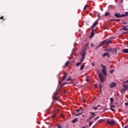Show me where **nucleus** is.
Segmentation results:
<instances>
[{
	"label": "nucleus",
	"instance_id": "1",
	"mask_svg": "<svg viewBox=\"0 0 128 128\" xmlns=\"http://www.w3.org/2000/svg\"><path fill=\"white\" fill-rule=\"evenodd\" d=\"M112 42V40H110L109 39L105 40L102 42H100L98 46L96 48V50H98V48H100L101 46H102L104 44H110Z\"/></svg>",
	"mask_w": 128,
	"mask_h": 128
},
{
	"label": "nucleus",
	"instance_id": "2",
	"mask_svg": "<svg viewBox=\"0 0 128 128\" xmlns=\"http://www.w3.org/2000/svg\"><path fill=\"white\" fill-rule=\"evenodd\" d=\"M114 16L117 18H124L125 16H128V12H126L124 14H120L118 13H116L114 14Z\"/></svg>",
	"mask_w": 128,
	"mask_h": 128
},
{
	"label": "nucleus",
	"instance_id": "3",
	"mask_svg": "<svg viewBox=\"0 0 128 128\" xmlns=\"http://www.w3.org/2000/svg\"><path fill=\"white\" fill-rule=\"evenodd\" d=\"M105 51L108 52H114V54H116V52H118L116 48H112V47H109L106 48Z\"/></svg>",
	"mask_w": 128,
	"mask_h": 128
},
{
	"label": "nucleus",
	"instance_id": "4",
	"mask_svg": "<svg viewBox=\"0 0 128 128\" xmlns=\"http://www.w3.org/2000/svg\"><path fill=\"white\" fill-rule=\"evenodd\" d=\"M101 68H102V72L104 74V76H106V66H104V65H102V64H100Z\"/></svg>",
	"mask_w": 128,
	"mask_h": 128
},
{
	"label": "nucleus",
	"instance_id": "5",
	"mask_svg": "<svg viewBox=\"0 0 128 128\" xmlns=\"http://www.w3.org/2000/svg\"><path fill=\"white\" fill-rule=\"evenodd\" d=\"M98 76L100 78V82H106L104 78V75L102 74V73H99L98 74Z\"/></svg>",
	"mask_w": 128,
	"mask_h": 128
},
{
	"label": "nucleus",
	"instance_id": "6",
	"mask_svg": "<svg viewBox=\"0 0 128 128\" xmlns=\"http://www.w3.org/2000/svg\"><path fill=\"white\" fill-rule=\"evenodd\" d=\"M58 92H60V89L56 90V92L54 93V100H58V98H60V96H58Z\"/></svg>",
	"mask_w": 128,
	"mask_h": 128
},
{
	"label": "nucleus",
	"instance_id": "7",
	"mask_svg": "<svg viewBox=\"0 0 128 128\" xmlns=\"http://www.w3.org/2000/svg\"><path fill=\"white\" fill-rule=\"evenodd\" d=\"M106 122L107 124H110V126H112V124H116V122L112 119H108L106 120Z\"/></svg>",
	"mask_w": 128,
	"mask_h": 128
},
{
	"label": "nucleus",
	"instance_id": "8",
	"mask_svg": "<svg viewBox=\"0 0 128 128\" xmlns=\"http://www.w3.org/2000/svg\"><path fill=\"white\" fill-rule=\"evenodd\" d=\"M82 56L83 58H85L86 54V48H83L82 51Z\"/></svg>",
	"mask_w": 128,
	"mask_h": 128
},
{
	"label": "nucleus",
	"instance_id": "9",
	"mask_svg": "<svg viewBox=\"0 0 128 128\" xmlns=\"http://www.w3.org/2000/svg\"><path fill=\"white\" fill-rule=\"evenodd\" d=\"M116 86V83L112 82L110 84L109 86H110V88H114Z\"/></svg>",
	"mask_w": 128,
	"mask_h": 128
},
{
	"label": "nucleus",
	"instance_id": "10",
	"mask_svg": "<svg viewBox=\"0 0 128 128\" xmlns=\"http://www.w3.org/2000/svg\"><path fill=\"white\" fill-rule=\"evenodd\" d=\"M98 24V20H96L92 25V26L90 27L91 28H94Z\"/></svg>",
	"mask_w": 128,
	"mask_h": 128
},
{
	"label": "nucleus",
	"instance_id": "11",
	"mask_svg": "<svg viewBox=\"0 0 128 128\" xmlns=\"http://www.w3.org/2000/svg\"><path fill=\"white\" fill-rule=\"evenodd\" d=\"M122 87L124 88L125 90H128V84H124L122 85Z\"/></svg>",
	"mask_w": 128,
	"mask_h": 128
},
{
	"label": "nucleus",
	"instance_id": "12",
	"mask_svg": "<svg viewBox=\"0 0 128 128\" xmlns=\"http://www.w3.org/2000/svg\"><path fill=\"white\" fill-rule=\"evenodd\" d=\"M84 114V112H80V113H76L75 112L74 113V116H82V114Z\"/></svg>",
	"mask_w": 128,
	"mask_h": 128
},
{
	"label": "nucleus",
	"instance_id": "13",
	"mask_svg": "<svg viewBox=\"0 0 128 128\" xmlns=\"http://www.w3.org/2000/svg\"><path fill=\"white\" fill-rule=\"evenodd\" d=\"M122 52H124V54H128V49L127 48L124 49L122 50Z\"/></svg>",
	"mask_w": 128,
	"mask_h": 128
},
{
	"label": "nucleus",
	"instance_id": "14",
	"mask_svg": "<svg viewBox=\"0 0 128 128\" xmlns=\"http://www.w3.org/2000/svg\"><path fill=\"white\" fill-rule=\"evenodd\" d=\"M94 29H92V32L91 33V35L90 36V38H92V36H94Z\"/></svg>",
	"mask_w": 128,
	"mask_h": 128
},
{
	"label": "nucleus",
	"instance_id": "15",
	"mask_svg": "<svg viewBox=\"0 0 128 128\" xmlns=\"http://www.w3.org/2000/svg\"><path fill=\"white\" fill-rule=\"evenodd\" d=\"M112 108H116V106L114 105H112L111 106L110 108V110H112V112L116 111V110Z\"/></svg>",
	"mask_w": 128,
	"mask_h": 128
},
{
	"label": "nucleus",
	"instance_id": "16",
	"mask_svg": "<svg viewBox=\"0 0 128 128\" xmlns=\"http://www.w3.org/2000/svg\"><path fill=\"white\" fill-rule=\"evenodd\" d=\"M64 84H70V83L68 82H66L62 84L61 85V88L62 86H64Z\"/></svg>",
	"mask_w": 128,
	"mask_h": 128
},
{
	"label": "nucleus",
	"instance_id": "17",
	"mask_svg": "<svg viewBox=\"0 0 128 128\" xmlns=\"http://www.w3.org/2000/svg\"><path fill=\"white\" fill-rule=\"evenodd\" d=\"M84 57H82L80 59V62H81L82 64L84 62Z\"/></svg>",
	"mask_w": 128,
	"mask_h": 128
},
{
	"label": "nucleus",
	"instance_id": "18",
	"mask_svg": "<svg viewBox=\"0 0 128 128\" xmlns=\"http://www.w3.org/2000/svg\"><path fill=\"white\" fill-rule=\"evenodd\" d=\"M66 73H65L64 75V76L62 78V80H64L66 78Z\"/></svg>",
	"mask_w": 128,
	"mask_h": 128
},
{
	"label": "nucleus",
	"instance_id": "19",
	"mask_svg": "<svg viewBox=\"0 0 128 128\" xmlns=\"http://www.w3.org/2000/svg\"><path fill=\"white\" fill-rule=\"evenodd\" d=\"M110 15V12H105V16H108Z\"/></svg>",
	"mask_w": 128,
	"mask_h": 128
},
{
	"label": "nucleus",
	"instance_id": "20",
	"mask_svg": "<svg viewBox=\"0 0 128 128\" xmlns=\"http://www.w3.org/2000/svg\"><path fill=\"white\" fill-rule=\"evenodd\" d=\"M78 122V118H76L74 120H72V122L73 124H74V122Z\"/></svg>",
	"mask_w": 128,
	"mask_h": 128
},
{
	"label": "nucleus",
	"instance_id": "21",
	"mask_svg": "<svg viewBox=\"0 0 128 128\" xmlns=\"http://www.w3.org/2000/svg\"><path fill=\"white\" fill-rule=\"evenodd\" d=\"M70 64V62L68 61H67L65 63V66H68V65Z\"/></svg>",
	"mask_w": 128,
	"mask_h": 128
},
{
	"label": "nucleus",
	"instance_id": "22",
	"mask_svg": "<svg viewBox=\"0 0 128 128\" xmlns=\"http://www.w3.org/2000/svg\"><path fill=\"white\" fill-rule=\"evenodd\" d=\"M94 116H91L89 118H88L87 120L88 122H90V120H92Z\"/></svg>",
	"mask_w": 128,
	"mask_h": 128
},
{
	"label": "nucleus",
	"instance_id": "23",
	"mask_svg": "<svg viewBox=\"0 0 128 128\" xmlns=\"http://www.w3.org/2000/svg\"><path fill=\"white\" fill-rule=\"evenodd\" d=\"M108 52H104L103 54H102V56L103 58H104L106 56H108Z\"/></svg>",
	"mask_w": 128,
	"mask_h": 128
},
{
	"label": "nucleus",
	"instance_id": "24",
	"mask_svg": "<svg viewBox=\"0 0 128 128\" xmlns=\"http://www.w3.org/2000/svg\"><path fill=\"white\" fill-rule=\"evenodd\" d=\"M82 63L81 62H78V63H76V66H80V64H82Z\"/></svg>",
	"mask_w": 128,
	"mask_h": 128
},
{
	"label": "nucleus",
	"instance_id": "25",
	"mask_svg": "<svg viewBox=\"0 0 128 128\" xmlns=\"http://www.w3.org/2000/svg\"><path fill=\"white\" fill-rule=\"evenodd\" d=\"M110 101L111 104H112L114 102V98H110Z\"/></svg>",
	"mask_w": 128,
	"mask_h": 128
},
{
	"label": "nucleus",
	"instance_id": "26",
	"mask_svg": "<svg viewBox=\"0 0 128 128\" xmlns=\"http://www.w3.org/2000/svg\"><path fill=\"white\" fill-rule=\"evenodd\" d=\"M84 65H82L80 68V70H84Z\"/></svg>",
	"mask_w": 128,
	"mask_h": 128
},
{
	"label": "nucleus",
	"instance_id": "27",
	"mask_svg": "<svg viewBox=\"0 0 128 128\" xmlns=\"http://www.w3.org/2000/svg\"><path fill=\"white\" fill-rule=\"evenodd\" d=\"M122 28V30H128V28H126V26L123 27Z\"/></svg>",
	"mask_w": 128,
	"mask_h": 128
},
{
	"label": "nucleus",
	"instance_id": "28",
	"mask_svg": "<svg viewBox=\"0 0 128 128\" xmlns=\"http://www.w3.org/2000/svg\"><path fill=\"white\" fill-rule=\"evenodd\" d=\"M90 114H92V116H96V114H94V112H90Z\"/></svg>",
	"mask_w": 128,
	"mask_h": 128
},
{
	"label": "nucleus",
	"instance_id": "29",
	"mask_svg": "<svg viewBox=\"0 0 128 128\" xmlns=\"http://www.w3.org/2000/svg\"><path fill=\"white\" fill-rule=\"evenodd\" d=\"M114 70H110V74H114Z\"/></svg>",
	"mask_w": 128,
	"mask_h": 128
},
{
	"label": "nucleus",
	"instance_id": "30",
	"mask_svg": "<svg viewBox=\"0 0 128 128\" xmlns=\"http://www.w3.org/2000/svg\"><path fill=\"white\" fill-rule=\"evenodd\" d=\"M94 122H90V123H89V126H90H90H92V123H93Z\"/></svg>",
	"mask_w": 128,
	"mask_h": 128
},
{
	"label": "nucleus",
	"instance_id": "31",
	"mask_svg": "<svg viewBox=\"0 0 128 128\" xmlns=\"http://www.w3.org/2000/svg\"><path fill=\"white\" fill-rule=\"evenodd\" d=\"M86 8H88V5H86L84 8V10H86Z\"/></svg>",
	"mask_w": 128,
	"mask_h": 128
},
{
	"label": "nucleus",
	"instance_id": "32",
	"mask_svg": "<svg viewBox=\"0 0 128 128\" xmlns=\"http://www.w3.org/2000/svg\"><path fill=\"white\" fill-rule=\"evenodd\" d=\"M98 118H100V116H97L94 120H98Z\"/></svg>",
	"mask_w": 128,
	"mask_h": 128
},
{
	"label": "nucleus",
	"instance_id": "33",
	"mask_svg": "<svg viewBox=\"0 0 128 128\" xmlns=\"http://www.w3.org/2000/svg\"><path fill=\"white\" fill-rule=\"evenodd\" d=\"M99 86L100 90H102V84H99Z\"/></svg>",
	"mask_w": 128,
	"mask_h": 128
},
{
	"label": "nucleus",
	"instance_id": "34",
	"mask_svg": "<svg viewBox=\"0 0 128 128\" xmlns=\"http://www.w3.org/2000/svg\"><path fill=\"white\" fill-rule=\"evenodd\" d=\"M93 108H94V110H98V106L94 107Z\"/></svg>",
	"mask_w": 128,
	"mask_h": 128
},
{
	"label": "nucleus",
	"instance_id": "35",
	"mask_svg": "<svg viewBox=\"0 0 128 128\" xmlns=\"http://www.w3.org/2000/svg\"><path fill=\"white\" fill-rule=\"evenodd\" d=\"M0 20H4V16H2L0 18Z\"/></svg>",
	"mask_w": 128,
	"mask_h": 128
},
{
	"label": "nucleus",
	"instance_id": "36",
	"mask_svg": "<svg viewBox=\"0 0 128 128\" xmlns=\"http://www.w3.org/2000/svg\"><path fill=\"white\" fill-rule=\"evenodd\" d=\"M112 22H116V19H112Z\"/></svg>",
	"mask_w": 128,
	"mask_h": 128
},
{
	"label": "nucleus",
	"instance_id": "37",
	"mask_svg": "<svg viewBox=\"0 0 128 128\" xmlns=\"http://www.w3.org/2000/svg\"><path fill=\"white\" fill-rule=\"evenodd\" d=\"M88 44H86V48H88Z\"/></svg>",
	"mask_w": 128,
	"mask_h": 128
},
{
	"label": "nucleus",
	"instance_id": "38",
	"mask_svg": "<svg viewBox=\"0 0 128 128\" xmlns=\"http://www.w3.org/2000/svg\"><path fill=\"white\" fill-rule=\"evenodd\" d=\"M61 118H64V115L62 114H61Z\"/></svg>",
	"mask_w": 128,
	"mask_h": 128
},
{
	"label": "nucleus",
	"instance_id": "39",
	"mask_svg": "<svg viewBox=\"0 0 128 128\" xmlns=\"http://www.w3.org/2000/svg\"><path fill=\"white\" fill-rule=\"evenodd\" d=\"M76 112H80V110L79 109H76Z\"/></svg>",
	"mask_w": 128,
	"mask_h": 128
},
{
	"label": "nucleus",
	"instance_id": "40",
	"mask_svg": "<svg viewBox=\"0 0 128 128\" xmlns=\"http://www.w3.org/2000/svg\"><path fill=\"white\" fill-rule=\"evenodd\" d=\"M116 22H120V19H116Z\"/></svg>",
	"mask_w": 128,
	"mask_h": 128
},
{
	"label": "nucleus",
	"instance_id": "41",
	"mask_svg": "<svg viewBox=\"0 0 128 128\" xmlns=\"http://www.w3.org/2000/svg\"><path fill=\"white\" fill-rule=\"evenodd\" d=\"M52 118H56V114H54L52 116Z\"/></svg>",
	"mask_w": 128,
	"mask_h": 128
},
{
	"label": "nucleus",
	"instance_id": "42",
	"mask_svg": "<svg viewBox=\"0 0 128 128\" xmlns=\"http://www.w3.org/2000/svg\"><path fill=\"white\" fill-rule=\"evenodd\" d=\"M92 66H94V63L92 62L91 64Z\"/></svg>",
	"mask_w": 128,
	"mask_h": 128
},
{
	"label": "nucleus",
	"instance_id": "43",
	"mask_svg": "<svg viewBox=\"0 0 128 128\" xmlns=\"http://www.w3.org/2000/svg\"><path fill=\"white\" fill-rule=\"evenodd\" d=\"M72 80V78H68L67 80V82H69V80Z\"/></svg>",
	"mask_w": 128,
	"mask_h": 128
},
{
	"label": "nucleus",
	"instance_id": "44",
	"mask_svg": "<svg viewBox=\"0 0 128 128\" xmlns=\"http://www.w3.org/2000/svg\"><path fill=\"white\" fill-rule=\"evenodd\" d=\"M63 92H64V94H66V90H63Z\"/></svg>",
	"mask_w": 128,
	"mask_h": 128
},
{
	"label": "nucleus",
	"instance_id": "45",
	"mask_svg": "<svg viewBox=\"0 0 128 128\" xmlns=\"http://www.w3.org/2000/svg\"><path fill=\"white\" fill-rule=\"evenodd\" d=\"M56 112V114H58V112H60V110H57Z\"/></svg>",
	"mask_w": 128,
	"mask_h": 128
},
{
	"label": "nucleus",
	"instance_id": "46",
	"mask_svg": "<svg viewBox=\"0 0 128 128\" xmlns=\"http://www.w3.org/2000/svg\"><path fill=\"white\" fill-rule=\"evenodd\" d=\"M123 24H126V22H123Z\"/></svg>",
	"mask_w": 128,
	"mask_h": 128
},
{
	"label": "nucleus",
	"instance_id": "47",
	"mask_svg": "<svg viewBox=\"0 0 128 128\" xmlns=\"http://www.w3.org/2000/svg\"><path fill=\"white\" fill-rule=\"evenodd\" d=\"M125 106H128V102L125 103Z\"/></svg>",
	"mask_w": 128,
	"mask_h": 128
},
{
	"label": "nucleus",
	"instance_id": "48",
	"mask_svg": "<svg viewBox=\"0 0 128 128\" xmlns=\"http://www.w3.org/2000/svg\"><path fill=\"white\" fill-rule=\"evenodd\" d=\"M102 122V120H99L98 122Z\"/></svg>",
	"mask_w": 128,
	"mask_h": 128
},
{
	"label": "nucleus",
	"instance_id": "49",
	"mask_svg": "<svg viewBox=\"0 0 128 128\" xmlns=\"http://www.w3.org/2000/svg\"><path fill=\"white\" fill-rule=\"evenodd\" d=\"M107 56H108V58H110V54L108 53V54Z\"/></svg>",
	"mask_w": 128,
	"mask_h": 128
},
{
	"label": "nucleus",
	"instance_id": "50",
	"mask_svg": "<svg viewBox=\"0 0 128 128\" xmlns=\"http://www.w3.org/2000/svg\"><path fill=\"white\" fill-rule=\"evenodd\" d=\"M128 34V32H124V33H123V34Z\"/></svg>",
	"mask_w": 128,
	"mask_h": 128
},
{
	"label": "nucleus",
	"instance_id": "51",
	"mask_svg": "<svg viewBox=\"0 0 128 128\" xmlns=\"http://www.w3.org/2000/svg\"><path fill=\"white\" fill-rule=\"evenodd\" d=\"M100 105H98V106H97L98 108V107H100Z\"/></svg>",
	"mask_w": 128,
	"mask_h": 128
},
{
	"label": "nucleus",
	"instance_id": "52",
	"mask_svg": "<svg viewBox=\"0 0 128 128\" xmlns=\"http://www.w3.org/2000/svg\"><path fill=\"white\" fill-rule=\"evenodd\" d=\"M81 128H86V126H84L83 127H82Z\"/></svg>",
	"mask_w": 128,
	"mask_h": 128
},
{
	"label": "nucleus",
	"instance_id": "53",
	"mask_svg": "<svg viewBox=\"0 0 128 128\" xmlns=\"http://www.w3.org/2000/svg\"><path fill=\"white\" fill-rule=\"evenodd\" d=\"M126 84H128V80L126 81Z\"/></svg>",
	"mask_w": 128,
	"mask_h": 128
},
{
	"label": "nucleus",
	"instance_id": "54",
	"mask_svg": "<svg viewBox=\"0 0 128 128\" xmlns=\"http://www.w3.org/2000/svg\"><path fill=\"white\" fill-rule=\"evenodd\" d=\"M122 1V2H124V0H120Z\"/></svg>",
	"mask_w": 128,
	"mask_h": 128
},
{
	"label": "nucleus",
	"instance_id": "55",
	"mask_svg": "<svg viewBox=\"0 0 128 128\" xmlns=\"http://www.w3.org/2000/svg\"><path fill=\"white\" fill-rule=\"evenodd\" d=\"M126 28H128V26H126Z\"/></svg>",
	"mask_w": 128,
	"mask_h": 128
},
{
	"label": "nucleus",
	"instance_id": "56",
	"mask_svg": "<svg viewBox=\"0 0 128 128\" xmlns=\"http://www.w3.org/2000/svg\"><path fill=\"white\" fill-rule=\"evenodd\" d=\"M110 40H114V38H110Z\"/></svg>",
	"mask_w": 128,
	"mask_h": 128
},
{
	"label": "nucleus",
	"instance_id": "57",
	"mask_svg": "<svg viewBox=\"0 0 128 128\" xmlns=\"http://www.w3.org/2000/svg\"><path fill=\"white\" fill-rule=\"evenodd\" d=\"M82 116H83V117L84 116V115H82Z\"/></svg>",
	"mask_w": 128,
	"mask_h": 128
},
{
	"label": "nucleus",
	"instance_id": "58",
	"mask_svg": "<svg viewBox=\"0 0 128 128\" xmlns=\"http://www.w3.org/2000/svg\"><path fill=\"white\" fill-rule=\"evenodd\" d=\"M91 45H92V44Z\"/></svg>",
	"mask_w": 128,
	"mask_h": 128
},
{
	"label": "nucleus",
	"instance_id": "59",
	"mask_svg": "<svg viewBox=\"0 0 128 128\" xmlns=\"http://www.w3.org/2000/svg\"><path fill=\"white\" fill-rule=\"evenodd\" d=\"M92 128H94V127H92Z\"/></svg>",
	"mask_w": 128,
	"mask_h": 128
}]
</instances>
